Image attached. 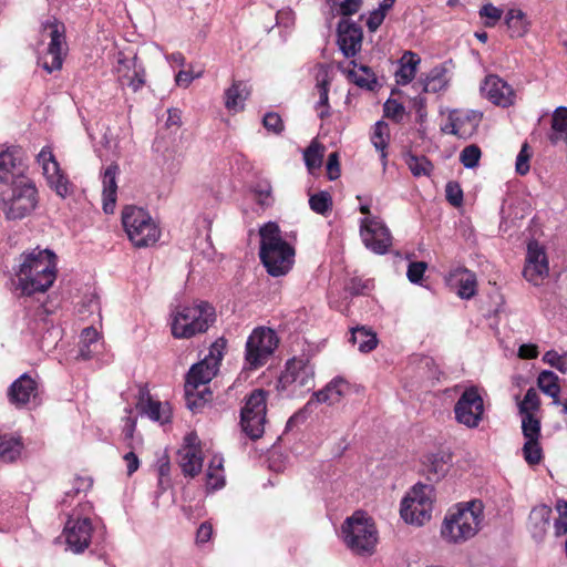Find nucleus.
I'll return each instance as SVG.
<instances>
[{"label": "nucleus", "mask_w": 567, "mask_h": 567, "mask_svg": "<svg viewBox=\"0 0 567 567\" xmlns=\"http://www.w3.org/2000/svg\"><path fill=\"white\" fill-rule=\"evenodd\" d=\"M92 532L93 527L89 517L81 518L78 514H72L62 533L66 549L74 554H82L91 544Z\"/></svg>", "instance_id": "obj_15"}, {"label": "nucleus", "mask_w": 567, "mask_h": 567, "mask_svg": "<svg viewBox=\"0 0 567 567\" xmlns=\"http://www.w3.org/2000/svg\"><path fill=\"white\" fill-rule=\"evenodd\" d=\"M346 546L357 555H371L378 543V530L371 517L357 511L341 526Z\"/></svg>", "instance_id": "obj_5"}, {"label": "nucleus", "mask_w": 567, "mask_h": 567, "mask_svg": "<svg viewBox=\"0 0 567 567\" xmlns=\"http://www.w3.org/2000/svg\"><path fill=\"white\" fill-rule=\"evenodd\" d=\"M420 62L421 59L416 53L406 51L400 60L399 70L395 72L396 83L399 85L409 84L415 78Z\"/></svg>", "instance_id": "obj_32"}, {"label": "nucleus", "mask_w": 567, "mask_h": 567, "mask_svg": "<svg viewBox=\"0 0 567 567\" xmlns=\"http://www.w3.org/2000/svg\"><path fill=\"white\" fill-rule=\"evenodd\" d=\"M279 384L282 390H288L292 394L309 392L315 386L313 364L305 357L288 360L279 378Z\"/></svg>", "instance_id": "obj_12"}, {"label": "nucleus", "mask_w": 567, "mask_h": 567, "mask_svg": "<svg viewBox=\"0 0 567 567\" xmlns=\"http://www.w3.org/2000/svg\"><path fill=\"white\" fill-rule=\"evenodd\" d=\"M529 158L530 152L527 143H524L517 157H516V173L519 175H526L529 172Z\"/></svg>", "instance_id": "obj_54"}, {"label": "nucleus", "mask_w": 567, "mask_h": 567, "mask_svg": "<svg viewBox=\"0 0 567 567\" xmlns=\"http://www.w3.org/2000/svg\"><path fill=\"white\" fill-rule=\"evenodd\" d=\"M544 362L556 368L561 373L567 372V359L555 350L547 351L543 357Z\"/></svg>", "instance_id": "obj_55"}, {"label": "nucleus", "mask_w": 567, "mask_h": 567, "mask_svg": "<svg viewBox=\"0 0 567 567\" xmlns=\"http://www.w3.org/2000/svg\"><path fill=\"white\" fill-rule=\"evenodd\" d=\"M38 163L41 165L43 175L49 186L61 197L69 194V181L62 173L51 147L44 146L38 155Z\"/></svg>", "instance_id": "obj_19"}, {"label": "nucleus", "mask_w": 567, "mask_h": 567, "mask_svg": "<svg viewBox=\"0 0 567 567\" xmlns=\"http://www.w3.org/2000/svg\"><path fill=\"white\" fill-rule=\"evenodd\" d=\"M38 203L34 184L29 178H22L12 185L10 193L3 195L0 209L8 220H20L30 216Z\"/></svg>", "instance_id": "obj_8"}, {"label": "nucleus", "mask_w": 567, "mask_h": 567, "mask_svg": "<svg viewBox=\"0 0 567 567\" xmlns=\"http://www.w3.org/2000/svg\"><path fill=\"white\" fill-rule=\"evenodd\" d=\"M118 171L116 164H111L103 174V209L106 214L113 213L115 207L117 190L116 175Z\"/></svg>", "instance_id": "obj_29"}, {"label": "nucleus", "mask_w": 567, "mask_h": 567, "mask_svg": "<svg viewBox=\"0 0 567 567\" xmlns=\"http://www.w3.org/2000/svg\"><path fill=\"white\" fill-rule=\"evenodd\" d=\"M265 128L274 134H280L285 130V125L280 115L276 112H268L262 118Z\"/></svg>", "instance_id": "obj_52"}, {"label": "nucleus", "mask_w": 567, "mask_h": 567, "mask_svg": "<svg viewBox=\"0 0 567 567\" xmlns=\"http://www.w3.org/2000/svg\"><path fill=\"white\" fill-rule=\"evenodd\" d=\"M18 288L23 295L47 291L56 278V256L50 249H32L21 255L17 271Z\"/></svg>", "instance_id": "obj_1"}, {"label": "nucleus", "mask_w": 567, "mask_h": 567, "mask_svg": "<svg viewBox=\"0 0 567 567\" xmlns=\"http://www.w3.org/2000/svg\"><path fill=\"white\" fill-rule=\"evenodd\" d=\"M505 23L512 38L524 37L529 27L526 14L520 9H509L505 17Z\"/></svg>", "instance_id": "obj_36"}, {"label": "nucleus", "mask_w": 567, "mask_h": 567, "mask_svg": "<svg viewBox=\"0 0 567 567\" xmlns=\"http://www.w3.org/2000/svg\"><path fill=\"white\" fill-rule=\"evenodd\" d=\"M455 420L468 429L480 425L484 414V401L477 388H466L454 406Z\"/></svg>", "instance_id": "obj_14"}, {"label": "nucleus", "mask_w": 567, "mask_h": 567, "mask_svg": "<svg viewBox=\"0 0 567 567\" xmlns=\"http://www.w3.org/2000/svg\"><path fill=\"white\" fill-rule=\"evenodd\" d=\"M256 199L258 204H260L264 207H268L271 205V189L270 187L266 186L264 188H257L256 189Z\"/></svg>", "instance_id": "obj_64"}, {"label": "nucleus", "mask_w": 567, "mask_h": 567, "mask_svg": "<svg viewBox=\"0 0 567 567\" xmlns=\"http://www.w3.org/2000/svg\"><path fill=\"white\" fill-rule=\"evenodd\" d=\"M259 257L267 272L272 277L285 276L295 262V249L281 235L279 226L268 221L259 229Z\"/></svg>", "instance_id": "obj_3"}, {"label": "nucleus", "mask_w": 567, "mask_h": 567, "mask_svg": "<svg viewBox=\"0 0 567 567\" xmlns=\"http://www.w3.org/2000/svg\"><path fill=\"white\" fill-rule=\"evenodd\" d=\"M327 174L331 181L337 179L340 176L339 155L336 152L328 156Z\"/></svg>", "instance_id": "obj_60"}, {"label": "nucleus", "mask_w": 567, "mask_h": 567, "mask_svg": "<svg viewBox=\"0 0 567 567\" xmlns=\"http://www.w3.org/2000/svg\"><path fill=\"white\" fill-rule=\"evenodd\" d=\"M267 413V392L256 389L245 398L240 411L243 432L251 440L260 439L265 432Z\"/></svg>", "instance_id": "obj_11"}, {"label": "nucleus", "mask_w": 567, "mask_h": 567, "mask_svg": "<svg viewBox=\"0 0 567 567\" xmlns=\"http://www.w3.org/2000/svg\"><path fill=\"white\" fill-rule=\"evenodd\" d=\"M522 431L525 441L539 440L540 422L533 413H526L522 417Z\"/></svg>", "instance_id": "obj_44"}, {"label": "nucleus", "mask_w": 567, "mask_h": 567, "mask_svg": "<svg viewBox=\"0 0 567 567\" xmlns=\"http://www.w3.org/2000/svg\"><path fill=\"white\" fill-rule=\"evenodd\" d=\"M483 508L480 501H471L449 511L441 527L442 538L450 544H461L473 538L482 528Z\"/></svg>", "instance_id": "obj_4"}, {"label": "nucleus", "mask_w": 567, "mask_h": 567, "mask_svg": "<svg viewBox=\"0 0 567 567\" xmlns=\"http://www.w3.org/2000/svg\"><path fill=\"white\" fill-rule=\"evenodd\" d=\"M405 163L415 177L430 176L433 171L432 163L425 156L408 154L405 156Z\"/></svg>", "instance_id": "obj_40"}, {"label": "nucleus", "mask_w": 567, "mask_h": 567, "mask_svg": "<svg viewBox=\"0 0 567 567\" xmlns=\"http://www.w3.org/2000/svg\"><path fill=\"white\" fill-rule=\"evenodd\" d=\"M351 341L358 344L361 352H369L377 347L378 340L375 333L367 330L364 327H358L351 331Z\"/></svg>", "instance_id": "obj_38"}, {"label": "nucleus", "mask_w": 567, "mask_h": 567, "mask_svg": "<svg viewBox=\"0 0 567 567\" xmlns=\"http://www.w3.org/2000/svg\"><path fill=\"white\" fill-rule=\"evenodd\" d=\"M124 230L137 248L155 245L161 237L157 223L145 209L136 206H126L122 212Z\"/></svg>", "instance_id": "obj_7"}, {"label": "nucleus", "mask_w": 567, "mask_h": 567, "mask_svg": "<svg viewBox=\"0 0 567 567\" xmlns=\"http://www.w3.org/2000/svg\"><path fill=\"white\" fill-rule=\"evenodd\" d=\"M432 509V486L416 484L402 499L400 514L405 523L422 526L431 519Z\"/></svg>", "instance_id": "obj_9"}, {"label": "nucleus", "mask_w": 567, "mask_h": 567, "mask_svg": "<svg viewBox=\"0 0 567 567\" xmlns=\"http://www.w3.org/2000/svg\"><path fill=\"white\" fill-rule=\"evenodd\" d=\"M523 455L529 465L538 464L543 458V450L539 440L525 441Z\"/></svg>", "instance_id": "obj_47"}, {"label": "nucleus", "mask_w": 567, "mask_h": 567, "mask_svg": "<svg viewBox=\"0 0 567 567\" xmlns=\"http://www.w3.org/2000/svg\"><path fill=\"white\" fill-rule=\"evenodd\" d=\"M360 7L361 0H343L339 2V12L344 17L352 16L359 11Z\"/></svg>", "instance_id": "obj_61"}, {"label": "nucleus", "mask_w": 567, "mask_h": 567, "mask_svg": "<svg viewBox=\"0 0 567 567\" xmlns=\"http://www.w3.org/2000/svg\"><path fill=\"white\" fill-rule=\"evenodd\" d=\"M551 507L545 504L535 506L528 516L527 529L536 543H542L550 526Z\"/></svg>", "instance_id": "obj_27"}, {"label": "nucleus", "mask_w": 567, "mask_h": 567, "mask_svg": "<svg viewBox=\"0 0 567 567\" xmlns=\"http://www.w3.org/2000/svg\"><path fill=\"white\" fill-rule=\"evenodd\" d=\"M350 390V384L341 377L332 379L322 390L313 392L312 399L330 405L338 403Z\"/></svg>", "instance_id": "obj_28"}, {"label": "nucleus", "mask_w": 567, "mask_h": 567, "mask_svg": "<svg viewBox=\"0 0 567 567\" xmlns=\"http://www.w3.org/2000/svg\"><path fill=\"white\" fill-rule=\"evenodd\" d=\"M207 486L212 489H217L224 486L225 477L223 472H216L214 463H209L206 473Z\"/></svg>", "instance_id": "obj_58"}, {"label": "nucleus", "mask_w": 567, "mask_h": 567, "mask_svg": "<svg viewBox=\"0 0 567 567\" xmlns=\"http://www.w3.org/2000/svg\"><path fill=\"white\" fill-rule=\"evenodd\" d=\"M350 64L353 69L348 72L349 79L362 89L374 90L378 82L373 71L365 65H358L355 61H351Z\"/></svg>", "instance_id": "obj_34"}, {"label": "nucleus", "mask_w": 567, "mask_h": 567, "mask_svg": "<svg viewBox=\"0 0 567 567\" xmlns=\"http://www.w3.org/2000/svg\"><path fill=\"white\" fill-rule=\"evenodd\" d=\"M24 449L21 436L3 433L0 434V461L3 463L16 462Z\"/></svg>", "instance_id": "obj_31"}, {"label": "nucleus", "mask_w": 567, "mask_h": 567, "mask_svg": "<svg viewBox=\"0 0 567 567\" xmlns=\"http://www.w3.org/2000/svg\"><path fill=\"white\" fill-rule=\"evenodd\" d=\"M540 401L537 391L534 388H529L523 399L519 402L518 409L522 415L526 413H533L539 409Z\"/></svg>", "instance_id": "obj_49"}, {"label": "nucleus", "mask_w": 567, "mask_h": 567, "mask_svg": "<svg viewBox=\"0 0 567 567\" xmlns=\"http://www.w3.org/2000/svg\"><path fill=\"white\" fill-rule=\"evenodd\" d=\"M481 150L477 145L472 144L462 150L460 161L466 168H474L478 165L481 158Z\"/></svg>", "instance_id": "obj_48"}, {"label": "nucleus", "mask_w": 567, "mask_h": 567, "mask_svg": "<svg viewBox=\"0 0 567 567\" xmlns=\"http://www.w3.org/2000/svg\"><path fill=\"white\" fill-rule=\"evenodd\" d=\"M385 13H383L381 10L375 9L373 10L367 21V27L371 32H374L383 22L385 18Z\"/></svg>", "instance_id": "obj_62"}, {"label": "nucleus", "mask_w": 567, "mask_h": 567, "mask_svg": "<svg viewBox=\"0 0 567 567\" xmlns=\"http://www.w3.org/2000/svg\"><path fill=\"white\" fill-rule=\"evenodd\" d=\"M99 340V332L92 328L83 329L81 333V342H80V353L79 355L87 360L92 357L93 351L91 350V346L95 344Z\"/></svg>", "instance_id": "obj_43"}, {"label": "nucleus", "mask_w": 567, "mask_h": 567, "mask_svg": "<svg viewBox=\"0 0 567 567\" xmlns=\"http://www.w3.org/2000/svg\"><path fill=\"white\" fill-rule=\"evenodd\" d=\"M449 279L458 282L457 295L462 299H471L476 293V277L465 268H457L450 272Z\"/></svg>", "instance_id": "obj_33"}, {"label": "nucleus", "mask_w": 567, "mask_h": 567, "mask_svg": "<svg viewBox=\"0 0 567 567\" xmlns=\"http://www.w3.org/2000/svg\"><path fill=\"white\" fill-rule=\"evenodd\" d=\"M426 268L427 264L425 261L411 262L406 271L408 279L413 284L420 282Z\"/></svg>", "instance_id": "obj_59"}, {"label": "nucleus", "mask_w": 567, "mask_h": 567, "mask_svg": "<svg viewBox=\"0 0 567 567\" xmlns=\"http://www.w3.org/2000/svg\"><path fill=\"white\" fill-rule=\"evenodd\" d=\"M215 321V310L207 302L178 307L173 313L172 334L178 339H189L207 331Z\"/></svg>", "instance_id": "obj_6"}, {"label": "nucleus", "mask_w": 567, "mask_h": 567, "mask_svg": "<svg viewBox=\"0 0 567 567\" xmlns=\"http://www.w3.org/2000/svg\"><path fill=\"white\" fill-rule=\"evenodd\" d=\"M360 235L367 248L375 254H385L391 246L392 237L381 219L364 217L360 223Z\"/></svg>", "instance_id": "obj_16"}, {"label": "nucleus", "mask_w": 567, "mask_h": 567, "mask_svg": "<svg viewBox=\"0 0 567 567\" xmlns=\"http://www.w3.org/2000/svg\"><path fill=\"white\" fill-rule=\"evenodd\" d=\"M213 535V527L209 523H203L197 529L196 539L198 543H207Z\"/></svg>", "instance_id": "obj_63"}, {"label": "nucleus", "mask_w": 567, "mask_h": 567, "mask_svg": "<svg viewBox=\"0 0 567 567\" xmlns=\"http://www.w3.org/2000/svg\"><path fill=\"white\" fill-rule=\"evenodd\" d=\"M317 91L319 100L316 104L318 115L320 118L329 116V82L327 79H322L317 83Z\"/></svg>", "instance_id": "obj_45"}, {"label": "nucleus", "mask_w": 567, "mask_h": 567, "mask_svg": "<svg viewBox=\"0 0 567 567\" xmlns=\"http://www.w3.org/2000/svg\"><path fill=\"white\" fill-rule=\"evenodd\" d=\"M559 378L553 371H543L537 378V384L540 391L553 399V404L559 405L560 386Z\"/></svg>", "instance_id": "obj_37"}, {"label": "nucleus", "mask_w": 567, "mask_h": 567, "mask_svg": "<svg viewBox=\"0 0 567 567\" xmlns=\"http://www.w3.org/2000/svg\"><path fill=\"white\" fill-rule=\"evenodd\" d=\"M384 115L396 122L401 121L404 115V106L395 100H388L384 103Z\"/></svg>", "instance_id": "obj_56"}, {"label": "nucleus", "mask_w": 567, "mask_h": 567, "mask_svg": "<svg viewBox=\"0 0 567 567\" xmlns=\"http://www.w3.org/2000/svg\"><path fill=\"white\" fill-rule=\"evenodd\" d=\"M136 409L141 414L146 415L152 421L159 422L161 424L168 423L172 417V408L165 402L153 400L150 393L142 389L140 391Z\"/></svg>", "instance_id": "obj_26"}, {"label": "nucleus", "mask_w": 567, "mask_h": 567, "mask_svg": "<svg viewBox=\"0 0 567 567\" xmlns=\"http://www.w3.org/2000/svg\"><path fill=\"white\" fill-rule=\"evenodd\" d=\"M362 30L349 20H341L338 24V44L346 58L354 56L362 45Z\"/></svg>", "instance_id": "obj_25"}, {"label": "nucleus", "mask_w": 567, "mask_h": 567, "mask_svg": "<svg viewBox=\"0 0 567 567\" xmlns=\"http://www.w3.org/2000/svg\"><path fill=\"white\" fill-rule=\"evenodd\" d=\"M177 462L186 476L194 477L203 466L202 449L199 439L195 433H189L184 439V444L177 452Z\"/></svg>", "instance_id": "obj_20"}, {"label": "nucleus", "mask_w": 567, "mask_h": 567, "mask_svg": "<svg viewBox=\"0 0 567 567\" xmlns=\"http://www.w3.org/2000/svg\"><path fill=\"white\" fill-rule=\"evenodd\" d=\"M309 205L315 213L326 215L331 210L332 198L328 192H320L310 196Z\"/></svg>", "instance_id": "obj_46"}, {"label": "nucleus", "mask_w": 567, "mask_h": 567, "mask_svg": "<svg viewBox=\"0 0 567 567\" xmlns=\"http://www.w3.org/2000/svg\"><path fill=\"white\" fill-rule=\"evenodd\" d=\"M447 202L454 207L461 206L463 202V190L457 183L450 182L445 187Z\"/></svg>", "instance_id": "obj_57"}, {"label": "nucleus", "mask_w": 567, "mask_h": 567, "mask_svg": "<svg viewBox=\"0 0 567 567\" xmlns=\"http://www.w3.org/2000/svg\"><path fill=\"white\" fill-rule=\"evenodd\" d=\"M323 151V147L318 142L312 141L303 152L305 163L310 172L322 165Z\"/></svg>", "instance_id": "obj_42"}, {"label": "nucleus", "mask_w": 567, "mask_h": 567, "mask_svg": "<svg viewBox=\"0 0 567 567\" xmlns=\"http://www.w3.org/2000/svg\"><path fill=\"white\" fill-rule=\"evenodd\" d=\"M389 137H390L389 125L383 121L377 122L374 124L371 141H372L374 147L382 153V157H385L384 150L388 146Z\"/></svg>", "instance_id": "obj_41"}, {"label": "nucleus", "mask_w": 567, "mask_h": 567, "mask_svg": "<svg viewBox=\"0 0 567 567\" xmlns=\"http://www.w3.org/2000/svg\"><path fill=\"white\" fill-rule=\"evenodd\" d=\"M250 95V87L243 81H235L230 87L225 91V107L233 113L244 110L245 101Z\"/></svg>", "instance_id": "obj_30"}, {"label": "nucleus", "mask_w": 567, "mask_h": 567, "mask_svg": "<svg viewBox=\"0 0 567 567\" xmlns=\"http://www.w3.org/2000/svg\"><path fill=\"white\" fill-rule=\"evenodd\" d=\"M224 350L225 341L223 339L214 342L209 348V353L200 362L194 364L187 373L185 398L186 404L192 411L197 410L210 399L212 392L206 385L217 374Z\"/></svg>", "instance_id": "obj_2"}, {"label": "nucleus", "mask_w": 567, "mask_h": 567, "mask_svg": "<svg viewBox=\"0 0 567 567\" xmlns=\"http://www.w3.org/2000/svg\"><path fill=\"white\" fill-rule=\"evenodd\" d=\"M279 339L275 330L257 327L249 334L245 347V364L250 370L264 367L277 349Z\"/></svg>", "instance_id": "obj_10"}, {"label": "nucleus", "mask_w": 567, "mask_h": 567, "mask_svg": "<svg viewBox=\"0 0 567 567\" xmlns=\"http://www.w3.org/2000/svg\"><path fill=\"white\" fill-rule=\"evenodd\" d=\"M485 96L495 105L507 107L515 102V91L513 87L497 75H487L481 86Z\"/></svg>", "instance_id": "obj_24"}, {"label": "nucleus", "mask_w": 567, "mask_h": 567, "mask_svg": "<svg viewBox=\"0 0 567 567\" xmlns=\"http://www.w3.org/2000/svg\"><path fill=\"white\" fill-rule=\"evenodd\" d=\"M549 265L545 248L536 240L527 245V254L523 275L527 281L535 286L540 285L548 277Z\"/></svg>", "instance_id": "obj_17"}, {"label": "nucleus", "mask_w": 567, "mask_h": 567, "mask_svg": "<svg viewBox=\"0 0 567 567\" xmlns=\"http://www.w3.org/2000/svg\"><path fill=\"white\" fill-rule=\"evenodd\" d=\"M65 27L55 18L48 20L43 24V33L48 34L50 42L47 53L40 58L39 64L48 72L52 73L62 66V55L65 47Z\"/></svg>", "instance_id": "obj_13"}, {"label": "nucleus", "mask_w": 567, "mask_h": 567, "mask_svg": "<svg viewBox=\"0 0 567 567\" xmlns=\"http://www.w3.org/2000/svg\"><path fill=\"white\" fill-rule=\"evenodd\" d=\"M481 121L482 114L480 112L454 110L449 114V121L442 127V132L467 140L476 133Z\"/></svg>", "instance_id": "obj_18"}, {"label": "nucleus", "mask_w": 567, "mask_h": 567, "mask_svg": "<svg viewBox=\"0 0 567 567\" xmlns=\"http://www.w3.org/2000/svg\"><path fill=\"white\" fill-rule=\"evenodd\" d=\"M447 463L442 455L435 454L429 457L427 472L433 474L436 478L445 475L447 472Z\"/></svg>", "instance_id": "obj_53"}, {"label": "nucleus", "mask_w": 567, "mask_h": 567, "mask_svg": "<svg viewBox=\"0 0 567 567\" xmlns=\"http://www.w3.org/2000/svg\"><path fill=\"white\" fill-rule=\"evenodd\" d=\"M559 517L554 523L555 535L557 537L567 534V502L559 499L556 504Z\"/></svg>", "instance_id": "obj_50"}, {"label": "nucleus", "mask_w": 567, "mask_h": 567, "mask_svg": "<svg viewBox=\"0 0 567 567\" xmlns=\"http://www.w3.org/2000/svg\"><path fill=\"white\" fill-rule=\"evenodd\" d=\"M450 78L444 65L434 66L423 80V91L437 93L446 89Z\"/></svg>", "instance_id": "obj_35"}, {"label": "nucleus", "mask_w": 567, "mask_h": 567, "mask_svg": "<svg viewBox=\"0 0 567 567\" xmlns=\"http://www.w3.org/2000/svg\"><path fill=\"white\" fill-rule=\"evenodd\" d=\"M551 141H564L567 144V107L559 106L554 111L551 120Z\"/></svg>", "instance_id": "obj_39"}, {"label": "nucleus", "mask_w": 567, "mask_h": 567, "mask_svg": "<svg viewBox=\"0 0 567 567\" xmlns=\"http://www.w3.org/2000/svg\"><path fill=\"white\" fill-rule=\"evenodd\" d=\"M23 152L19 147H11L0 153V182L14 185L23 176Z\"/></svg>", "instance_id": "obj_23"}, {"label": "nucleus", "mask_w": 567, "mask_h": 567, "mask_svg": "<svg viewBox=\"0 0 567 567\" xmlns=\"http://www.w3.org/2000/svg\"><path fill=\"white\" fill-rule=\"evenodd\" d=\"M38 396V381L28 373L20 375L8 389L9 402L19 409L35 402Z\"/></svg>", "instance_id": "obj_22"}, {"label": "nucleus", "mask_w": 567, "mask_h": 567, "mask_svg": "<svg viewBox=\"0 0 567 567\" xmlns=\"http://www.w3.org/2000/svg\"><path fill=\"white\" fill-rule=\"evenodd\" d=\"M117 80L122 86H128L133 92H137L145 83L144 70L137 64V58H127L118 53L115 66Z\"/></svg>", "instance_id": "obj_21"}, {"label": "nucleus", "mask_w": 567, "mask_h": 567, "mask_svg": "<svg viewBox=\"0 0 567 567\" xmlns=\"http://www.w3.org/2000/svg\"><path fill=\"white\" fill-rule=\"evenodd\" d=\"M503 10L493 6L492 3H486L480 9L481 18H485V25L488 28L494 27L502 18Z\"/></svg>", "instance_id": "obj_51"}]
</instances>
